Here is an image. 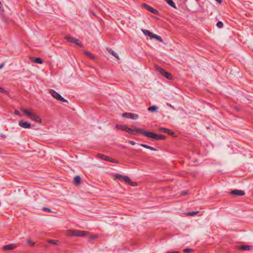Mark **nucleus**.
I'll use <instances>...</instances> for the list:
<instances>
[{"mask_svg": "<svg viewBox=\"0 0 253 253\" xmlns=\"http://www.w3.org/2000/svg\"><path fill=\"white\" fill-rule=\"evenodd\" d=\"M168 4L170 5L171 7L176 9L177 7L172 0H165Z\"/></svg>", "mask_w": 253, "mask_h": 253, "instance_id": "obj_21", "label": "nucleus"}, {"mask_svg": "<svg viewBox=\"0 0 253 253\" xmlns=\"http://www.w3.org/2000/svg\"><path fill=\"white\" fill-rule=\"evenodd\" d=\"M142 6L154 14H158L159 13V12L157 10L153 8L152 7L146 3H143L142 4Z\"/></svg>", "mask_w": 253, "mask_h": 253, "instance_id": "obj_10", "label": "nucleus"}, {"mask_svg": "<svg viewBox=\"0 0 253 253\" xmlns=\"http://www.w3.org/2000/svg\"><path fill=\"white\" fill-rule=\"evenodd\" d=\"M188 194V192L186 191H183L181 192V195L183 196H185Z\"/></svg>", "mask_w": 253, "mask_h": 253, "instance_id": "obj_37", "label": "nucleus"}, {"mask_svg": "<svg viewBox=\"0 0 253 253\" xmlns=\"http://www.w3.org/2000/svg\"><path fill=\"white\" fill-rule=\"evenodd\" d=\"M33 61L38 64L42 63V60L40 57H35Z\"/></svg>", "mask_w": 253, "mask_h": 253, "instance_id": "obj_22", "label": "nucleus"}, {"mask_svg": "<svg viewBox=\"0 0 253 253\" xmlns=\"http://www.w3.org/2000/svg\"><path fill=\"white\" fill-rule=\"evenodd\" d=\"M0 92H5L6 91L3 88L0 87Z\"/></svg>", "mask_w": 253, "mask_h": 253, "instance_id": "obj_38", "label": "nucleus"}, {"mask_svg": "<svg viewBox=\"0 0 253 253\" xmlns=\"http://www.w3.org/2000/svg\"><path fill=\"white\" fill-rule=\"evenodd\" d=\"M223 24L221 21H218L216 23V26L219 28H221L223 27Z\"/></svg>", "mask_w": 253, "mask_h": 253, "instance_id": "obj_28", "label": "nucleus"}, {"mask_svg": "<svg viewBox=\"0 0 253 253\" xmlns=\"http://www.w3.org/2000/svg\"><path fill=\"white\" fill-rule=\"evenodd\" d=\"M145 133L146 137L154 140H163L166 138L165 135L155 133L151 131H147V132H145Z\"/></svg>", "mask_w": 253, "mask_h": 253, "instance_id": "obj_2", "label": "nucleus"}, {"mask_svg": "<svg viewBox=\"0 0 253 253\" xmlns=\"http://www.w3.org/2000/svg\"><path fill=\"white\" fill-rule=\"evenodd\" d=\"M49 93L54 98H55L57 100L60 101L68 102V101L66 99L62 97L60 94L55 91L54 90L50 89Z\"/></svg>", "mask_w": 253, "mask_h": 253, "instance_id": "obj_3", "label": "nucleus"}, {"mask_svg": "<svg viewBox=\"0 0 253 253\" xmlns=\"http://www.w3.org/2000/svg\"><path fill=\"white\" fill-rule=\"evenodd\" d=\"M128 143L129 144H130L131 145H135L136 144L134 141H132V140H129L128 141Z\"/></svg>", "mask_w": 253, "mask_h": 253, "instance_id": "obj_36", "label": "nucleus"}, {"mask_svg": "<svg viewBox=\"0 0 253 253\" xmlns=\"http://www.w3.org/2000/svg\"><path fill=\"white\" fill-rule=\"evenodd\" d=\"M27 243L30 246H34L35 245V242L31 241L30 239L27 240Z\"/></svg>", "mask_w": 253, "mask_h": 253, "instance_id": "obj_29", "label": "nucleus"}, {"mask_svg": "<svg viewBox=\"0 0 253 253\" xmlns=\"http://www.w3.org/2000/svg\"><path fill=\"white\" fill-rule=\"evenodd\" d=\"M42 211H44L51 212V210L49 208L46 207H43L42 208Z\"/></svg>", "mask_w": 253, "mask_h": 253, "instance_id": "obj_32", "label": "nucleus"}, {"mask_svg": "<svg viewBox=\"0 0 253 253\" xmlns=\"http://www.w3.org/2000/svg\"><path fill=\"white\" fill-rule=\"evenodd\" d=\"M81 177L79 175H77L74 177V182L76 185H79L81 183Z\"/></svg>", "mask_w": 253, "mask_h": 253, "instance_id": "obj_17", "label": "nucleus"}, {"mask_svg": "<svg viewBox=\"0 0 253 253\" xmlns=\"http://www.w3.org/2000/svg\"><path fill=\"white\" fill-rule=\"evenodd\" d=\"M65 39L70 42L74 43L78 45L81 46L82 44L79 42V41L71 37H66Z\"/></svg>", "mask_w": 253, "mask_h": 253, "instance_id": "obj_12", "label": "nucleus"}, {"mask_svg": "<svg viewBox=\"0 0 253 253\" xmlns=\"http://www.w3.org/2000/svg\"><path fill=\"white\" fill-rule=\"evenodd\" d=\"M122 116L128 119L137 120L138 118V115L136 114L131 113H125L122 114Z\"/></svg>", "mask_w": 253, "mask_h": 253, "instance_id": "obj_8", "label": "nucleus"}, {"mask_svg": "<svg viewBox=\"0 0 253 253\" xmlns=\"http://www.w3.org/2000/svg\"><path fill=\"white\" fill-rule=\"evenodd\" d=\"M18 125L24 128H30L31 127V124L26 121L21 120L19 122Z\"/></svg>", "mask_w": 253, "mask_h": 253, "instance_id": "obj_9", "label": "nucleus"}, {"mask_svg": "<svg viewBox=\"0 0 253 253\" xmlns=\"http://www.w3.org/2000/svg\"><path fill=\"white\" fill-rule=\"evenodd\" d=\"M131 130L132 132L131 133H128L130 134L131 135H136L137 133H140L143 134L145 136V132H147V131L144 130L143 129L138 128V127H135L134 129L131 128Z\"/></svg>", "mask_w": 253, "mask_h": 253, "instance_id": "obj_7", "label": "nucleus"}, {"mask_svg": "<svg viewBox=\"0 0 253 253\" xmlns=\"http://www.w3.org/2000/svg\"><path fill=\"white\" fill-rule=\"evenodd\" d=\"M2 7V4L1 2L0 1V9H1Z\"/></svg>", "mask_w": 253, "mask_h": 253, "instance_id": "obj_45", "label": "nucleus"}, {"mask_svg": "<svg viewBox=\"0 0 253 253\" xmlns=\"http://www.w3.org/2000/svg\"><path fill=\"white\" fill-rule=\"evenodd\" d=\"M230 194L235 196H243L245 195V192L241 190H234L230 192Z\"/></svg>", "mask_w": 253, "mask_h": 253, "instance_id": "obj_13", "label": "nucleus"}, {"mask_svg": "<svg viewBox=\"0 0 253 253\" xmlns=\"http://www.w3.org/2000/svg\"><path fill=\"white\" fill-rule=\"evenodd\" d=\"M22 112L24 113L25 115H26L28 117H30V116L31 115L32 113L29 110L27 109H23L22 110Z\"/></svg>", "mask_w": 253, "mask_h": 253, "instance_id": "obj_23", "label": "nucleus"}, {"mask_svg": "<svg viewBox=\"0 0 253 253\" xmlns=\"http://www.w3.org/2000/svg\"><path fill=\"white\" fill-rule=\"evenodd\" d=\"M96 238H97L96 236H93L91 237V239H94Z\"/></svg>", "mask_w": 253, "mask_h": 253, "instance_id": "obj_44", "label": "nucleus"}, {"mask_svg": "<svg viewBox=\"0 0 253 253\" xmlns=\"http://www.w3.org/2000/svg\"><path fill=\"white\" fill-rule=\"evenodd\" d=\"M156 69L162 75H163L167 79H172V76L171 74L166 71L164 69L157 66L156 67Z\"/></svg>", "mask_w": 253, "mask_h": 253, "instance_id": "obj_4", "label": "nucleus"}, {"mask_svg": "<svg viewBox=\"0 0 253 253\" xmlns=\"http://www.w3.org/2000/svg\"><path fill=\"white\" fill-rule=\"evenodd\" d=\"M253 248V246H248V245H241L239 246H237L236 249L239 250H243V251H248L250 250H252Z\"/></svg>", "mask_w": 253, "mask_h": 253, "instance_id": "obj_14", "label": "nucleus"}, {"mask_svg": "<svg viewBox=\"0 0 253 253\" xmlns=\"http://www.w3.org/2000/svg\"><path fill=\"white\" fill-rule=\"evenodd\" d=\"M143 33L146 35L151 37L152 35V33L147 30H142Z\"/></svg>", "mask_w": 253, "mask_h": 253, "instance_id": "obj_24", "label": "nucleus"}, {"mask_svg": "<svg viewBox=\"0 0 253 253\" xmlns=\"http://www.w3.org/2000/svg\"><path fill=\"white\" fill-rule=\"evenodd\" d=\"M14 113L16 114V115H19V112L17 110H15L14 111Z\"/></svg>", "mask_w": 253, "mask_h": 253, "instance_id": "obj_40", "label": "nucleus"}, {"mask_svg": "<svg viewBox=\"0 0 253 253\" xmlns=\"http://www.w3.org/2000/svg\"><path fill=\"white\" fill-rule=\"evenodd\" d=\"M116 127L118 129L126 131L127 133H131V132H132V130H131V128L128 127L126 125H117L116 126Z\"/></svg>", "mask_w": 253, "mask_h": 253, "instance_id": "obj_11", "label": "nucleus"}, {"mask_svg": "<svg viewBox=\"0 0 253 253\" xmlns=\"http://www.w3.org/2000/svg\"><path fill=\"white\" fill-rule=\"evenodd\" d=\"M217 2L220 3L222 2L221 0H215Z\"/></svg>", "mask_w": 253, "mask_h": 253, "instance_id": "obj_46", "label": "nucleus"}, {"mask_svg": "<svg viewBox=\"0 0 253 253\" xmlns=\"http://www.w3.org/2000/svg\"><path fill=\"white\" fill-rule=\"evenodd\" d=\"M168 253H180L178 251H172L171 252H168Z\"/></svg>", "mask_w": 253, "mask_h": 253, "instance_id": "obj_42", "label": "nucleus"}, {"mask_svg": "<svg viewBox=\"0 0 253 253\" xmlns=\"http://www.w3.org/2000/svg\"><path fill=\"white\" fill-rule=\"evenodd\" d=\"M168 133L171 136H173L174 134V133L170 130V132H169V133Z\"/></svg>", "mask_w": 253, "mask_h": 253, "instance_id": "obj_39", "label": "nucleus"}, {"mask_svg": "<svg viewBox=\"0 0 253 253\" xmlns=\"http://www.w3.org/2000/svg\"><path fill=\"white\" fill-rule=\"evenodd\" d=\"M148 149H150V150H152V151H157V149H155V148L152 147H151V146H149V147H148Z\"/></svg>", "mask_w": 253, "mask_h": 253, "instance_id": "obj_35", "label": "nucleus"}, {"mask_svg": "<svg viewBox=\"0 0 253 253\" xmlns=\"http://www.w3.org/2000/svg\"><path fill=\"white\" fill-rule=\"evenodd\" d=\"M0 137L3 138H6V135L5 134H2L0 135Z\"/></svg>", "mask_w": 253, "mask_h": 253, "instance_id": "obj_41", "label": "nucleus"}, {"mask_svg": "<svg viewBox=\"0 0 253 253\" xmlns=\"http://www.w3.org/2000/svg\"><path fill=\"white\" fill-rule=\"evenodd\" d=\"M183 252L185 253H190L193 252V250L191 249H185L183 250Z\"/></svg>", "mask_w": 253, "mask_h": 253, "instance_id": "obj_30", "label": "nucleus"}, {"mask_svg": "<svg viewBox=\"0 0 253 253\" xmlns=\"http://www.w3.org/2000/svg\"><path fill=\"white\" fill-rule=\"evenodd\" d=\"M48 242L53 244L56 245L57 244L58 241L54 240H49Z\"/></svg>", "mask_w": 253, "mask_h": 253, "instance_id": "obj_31", "label": "nucleus"}, {"mask_svg": "<svg viewBox=\"0 0 253 253\" xmlns=\"http://www.w3.org/2000/svg\"><path fill=\"white\" fill-rule=\"evenodd\" d=\"M127 184H128L132 186H135L137 185V183L136 182H131L130 181V182H128V183H126Z\"/></svg>", "mask_w": 253, "mask_h": 253, "instance_id": "obj_33", "label": "nucleus"}, {"mask_svg": "<svg viewBox=\"0 0 253 253\" xmlns=\"http://www.w3.org/2000/svg\"><path fill=\"white\" fill-rule=\"evenodd\" d=\"M31 120L35 121L38 123L41 122V118L35 113H32L29 117Z\"/></svg>", "mask_w": 253, "mask_h": 253, "instance_id": "obj_15", "label": "nucleus"}, {"mask_svg": "<svg viewBox=\"0 0 253 253\" xmlns=\"http://www.w3.org/2000/svg\"><path fill=\"white\" fill-rule=\"evenodd\" d=\"M151 38H153V39H156L157 40V41H158L159 42H163V40L161 38V37L157 35H155L154 34H152V36L150 37Z\"/></svg>", "mask_w": 253, "mask_h": 253, "instance_id": "obj_18", "label": "nucleus"}, {"mask_svg": "<svg viewBox=\"0 0 253 253\" xmlns=\"http://www.w3.org/2000/svg\"><path fill=\"white\" fill-rule=\"evenodd\" d=\"M107 50H108V51L109 52V53H110L111 55L114 56L115 57H116L118 59H119L118 54L116 52H115L112 49H111V48H107Z\"/></svg>", "mask_w": 253, "mask_h": 253, "instance_id": "obj_20", "label": "nucleus"}, {"mask_svg": "<svg viewBox=\"0 0 253 253\" xmlns=\"http://www.w3.org/2000/svg\"><path fill=\"white\" fill-rule=\"evenodd\" d=\"M115 177L116 179L119 180L122 182L124 181L126 183L130 182V179H129V178L126 175H123L120 174H116Z\"/></svg>", "mask_w": 253, "mask_h": 253, "instance_id": "obj_5", "label": "nucleus"}, {"mask_svg": "<svg viewBox=\"0 0 253 253\" xmlns=\"http://www.w3.org/2000/svg\"><path fill=\"white\" fill-rule=\"evenodd\" d=\"M158 109V107L156 106L153 105L149 107L148 109V110L150 112H155Z\"/></svg>", "mask_w": 253, "mask_h": 253, "instance_id": "obj_25", "label": "nucleus"}, {"mask_svg": "<svg viewBox=\"0 0 253 253\" xmlns=\"http://www.w3.org/2000/svg\"><path fill=\"white\" fill-rule=\"evenodd\" d=\"M97 157L98 158L101 160H105L106 161L114 163H118V161L117 160H115V159H113L112 158L106 156L103 154H98L97 155Z\"/></svg>", "mask_w": 253, "mask_h": 253, "instance_id": "obj_6", "label": "nucleus"}, {"mask_svg": "<svg viewBox=\"0 0 253 253\" xmlns=\"http://www.w3.org/2000/svg\"><path fill=\"white\" fill-rule=\"evenodd\" d=\"M84 54L92 60H94L95 58L94 56L88 51H84Z\"/></svg>", "mask_w": 253, "mask_h": 253, "instance_id": "obj_19", "label": "nucleus"}, {"mask_svg": "<svg viewBox=\"0 0 253 253\" xmlns=\"http://www.w3.org/2000/svg\"><path fill=\"white\" fill-rule=\"evenodd\" d=\"M89 232L85 231H81L75 229H69L66 231V234L69 236L84 237L88 234Z\"/></svg>", "mask_w": 253, "mask_h": 253, "instance_id": "obj_1", "label": "nucleus"}, {"mask_svg": "<svg viewBox=\"0 0 253 253\" xmlns=\"http://www.w3.org/2000/svg\"><path fill=\"white\" fill-rule=\"evenodd\" d=\"M4 66V63H1L0 64V69H1Z\"/></svg>", "mask_w": 253, "mask_h": 253, "instance_id": "obj_43", "label": "nucleus"}, {"mask_svg": "<svg viewBox=\"0 0 253 253\" xmlns=\"http://www.w3.org/2000/svg\"><path fill=\"white\" fill-rule=\"evenodd\" d=\"M159 130L160 131L164 132L166 133H169V132H170V130L165 127H160L159 128Z\"/></svg>", "mask_w": 253, "mask_h": 253, "instance_id": "obj_26", "label": "nucleus"}, {"mask_svg": "<svg viewBox=\"0 0 253 253\" xmlns=\"http://www.w3.org/2000/svg\"><path fill=\"white\" fill-rule=\"evenodd\" d=\"M199 212V211L189 212L187 213V214L188 215L194 216V215H196L197 213H198Z\"/></svg>", "mask_w": 253, "mask_h": 253, "instance_id": "obj_27", "label": "nucleus"}, {"mask_svg": "<svg viewBox=\"0 0 253 253\" xmlns=\"http://www.w3.org/2000/svg\"><path fill=\"white\" fill-rule=\"evenodd\" d=\"M140 146H142V147H144V148H147V149H148V147H149V146H148V145H146V144H140Z\"/></svg>", "mask_w": 253, "mask_h": 253, "instance_id": "obj_34", "label": "nucleus"}, {"mask_svg": "<svg viewBox=\"0 0 253 253\" xmlns=\"http://www.w3.org/2000/svg\"><path fill=\"white\" fill-rule=\"evenodd\" d=\"M16 245L14 244H9L3 247V249L4 250H11L16 248Z\"/></svg>", "mask_w": 253, "mask_h": 253, "instance_id": "obj_16", "label": "nucleus"}]
</instances>
